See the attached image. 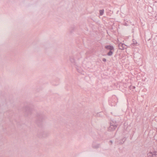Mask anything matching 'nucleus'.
<instances>
[{"instance_id": "f257e3e1", "label": "nucleus", "mask_w": 157, "mask_h": 157, "mask_svg": "<svg viewBox=\"0 0 157 157\" xmlns=\"http://www.w3.org/2000/svg\"><path fill=\"white\" fill-rule=\"evenodd\" d=\"M119 48L120 49L123 50L126 48V45L124 44L120 43L119 45Z\"/></svg>"}, {"instance_id": "f03ea898", "label": "nucleus", "mask_w": 157, "mask_h": 157, "mask_svg": "<svg viewBox=\"0 0 157 157\" xmlns=\"http://www.w3.org/2000/svg\"><path fill=\"white\" fill-rule=\"evenodd\" d=\"M105 49L109 51H113L114 48L113 46L111 45H107L105 47Z\"/></svg>"}, {"instance_id": "7ed1b4c3", "label": "nucleus", "mask_w": 157, "mask_h": 157, "mask_svg": "<svg viewBox=\"0 0 157 157\" xmlns=\"http://www.w3.org/2000/svg\"><path fill=\"white\" fill-rule=\"evenodd\" d=\"M113 51H110L109 52L107 53V55L109 56H111L113 54Z\"/></svg>"}, {"instance_id": "20e7f679", "label": "nucleus", "mask_w": 157, "mask_h": 157, "mask_svg": "<svg viewBox=\"0 0 157 157\" xmlns=\"http://www.w3.org/2000/svg\"><path fill=\"white\" fill-rule=\"evenodd\" d=\"M152 155L153 157H157V152H154Z\"/></svg>"}, {"instance_id": "39448f33", "label": "nucleus", "mask_w": 157, "mask_h": 157, "mask_svg": "<svg viewBox=\"0 0 157 157\" xmlns=\"http://www.w3.org/2000/svg\"><path fill=\"white\" fill-rule=\"evenodd\" d=\"M104 12L103 10H100V14L101 15L103 14Z\"/></svg>"}, {"instance_id": "423d86ee", "label": "nucleus", "mask_w": 157, "mask_h": 157, "mask_svg": "<svg viewBox=\"0 0 157 157\" xmlns=\"http://www.w3.org/2000/svg\"><path fill=\"white\" fill-rule=\"evenodd\" d=\"M102 60H103V61H104V62H105V61H106V59H105V58H103V59H102Z\"/></svg>"}]
</instances>
